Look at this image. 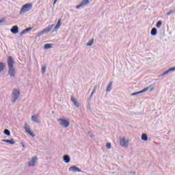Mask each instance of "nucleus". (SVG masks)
<instances>
[{
  "instance_id": "nucleus-16",
  "label": "nucleus",
  "mask_w": 175,
  "mask_h": 175,
  "mask_svg": "<svg viewBox=\"0 0 175 175\" xmlns=\"http://www.w3.org/2000/svg\"><path fill=\"white\" fill-rule=\"evenodd\" d=\"M29 31H32V27H28L25 29L22 32L20 33V36H23V35H25V33L29 32Z\"/></svg>"
},
{
  "instance_id": "nucleus-3",
  "label": "nucleus",
  "mask_w": 175,
  "mask_h": 175,
  "mask_svg": "<svg viewBox=\"0 0 175 175\" xmlns=\"http://www.w3.org/2000/svg\"><path fill=\"white\" fill-rule=\"evenodd\" d=\"M20 98V91L17 89H14L12 94V103H16V100Z\"/></svg>"
},
{
  "instance_id": "nucleus-33",
  "label": "nucleus",
  "mask_w": 175,
  "mask_h": 175,
  "mask_svg": "<svg viewBox=\"0 0 175 175\" xmlns=\"http://www.w3.org/2000/svg\"><path fill=\"white\" fill-rule=\"evenodd\" d=\"M170 72H174L175 71V66L170 68Z\"/></svg>"
},
{
  "instance_id": "nucleus-15",
  "label": "nucleus",
  "mask_w": 175,
  "mask_h": 175,
  "mask_svg": "<svg viewBox=\"0 0 175 175\" xmlns=\"http://www.w3.org/2000/svg\"><path fill=\"white\" fill-rule=\"evenodd\" d=\"M61 24H62V19L59 18L53 31L54 32V31H57V29H59L61 27Z\"/></svg>"
},
{
  "instance_id": "nucleus-19",
  "label": "nucleus",
  "mask_w": 175,
  "mask_h": 175,
  "mask_svg": "<svg viewBox=\"0 0 175 175\" xmlns=\"http://www.w3.org/2000/svg\"><path fill=\"white\" fill-rule=\"evenodd\" d=\"M157 28L153 27L150 31V34L152 35V36H155L157 35Z\"/></svg>"
},
{
  "instance_id": "nucleus-26",
  "label": "nucleus",
  "mask_w": 175,
  "mask_h": 175,
  "mask_svg": "<svg viewBox=\"0 0 175 175\" xmlns=\"http://www.w3.org/2000/svg\"><path fill=\"white\" fill-rule=\"evenodd\" d=\"M150 90V88H145L142 90L139 91V94H143L144 92H147Z\"/></svg>"
},
{
  "instance_id": "nucleus-32",
  "label": "nucleus",
  "mask_w": 175,
  "mask_h": 175,
  "mask_svg": "<svg viewBox=\"0 0 175 175\" xmlns=\"http://www.w3.org/2000/svg\"><path fill=\"white\" fill-rule=\"evenodd\" d=\"M170 12L171 13V14H174V13H175V8H174V10H171L170 11Z\"/></svg>"
},
{
  "instance_id": "nucleus-6",
  "label": "nucleus",
  "mask_w": 175,
  "mask_h": 175,
  "mask_svg": "<svg viewBox=\"0 0 175 175\" xmlns=\"http://www.w3.org/2000/svg\"><path fill=\"white\" fill-rule=\"evenodd\" d=\"M119 142L120 144L122 147H124V148H126L128 147V144L129 142L126 140V138L124 137L122 138V137H119Z\"/></svg>"
},
{
  "instance_id": "nucleus-18",
  "label": "nucleus",
  "mask_w": 175,
  "mask_h": 175,
  "mask_svg": "<svg viewBox=\"0 0 175 175\" xmlns=\"http://www.w3.org/2000/svg\"><path fill=\"white\" fill-rule=\"evenodd\" d=\"M142 140L144 142H147L148 140V136H147V134L143 133L142 135Z\"/></svg>"
},
{
  "instance_id": "nucleus-34",
  "label": "nucleus",
  "mask_w": 175,
  "mask_h": 175,
  "mask_svg": "<svg viewBox=\"0 0 175 175\" xmlns=\"http://www.w3.org/2000/svg\"><path fill=\"white\" fill-rule=\"evenodd\" d=\"M81 6H83V5H81V3H80V5H77V9H79V8H81Z\"/></svg>"
},
{
  "instance_id": "nucleus-24",
  "label": "nucleus",
  "mask_w": 175,
  "mask_h": 175,
  "mask_svg": "<svg viewBox=\"0 0 175 175\" xmlns=\"http://www.w3.org/2000/svg\"><path fill=\"white\" fill-rule=\"evenodd\" d=\"M92 44H94V39H92L91 40H90L86 45L89 47H90L91 46H92Z\"/></svg>"
},
{
  "instance_id": "nucleus-12",
  "label": "nucleus",
  "mask_w": 175,
  "mask_h": 175,
  "mask_svg": "<svg viewBox=\"0 0 175 175\" xmlns=\"http://www.w3.org/2000/svg\"><path fill=\"white\" fill-rule=\"evenodd\" d=\"M38 116H39L38 114L33 115L31 116V121H33V122H36V124H40V122L39 121V120H38Z\"/></svg>"
},
{
  "instance_id": "nucleus-1",
  "label": "nucleus",
  "mask_w": 175,
  "mask_h": 175,
  "mask_svg": "<svg viewBox=\"0 0 175 175\" xmlns=\"http://www.w3.org/2000/svg\"><path fill=\"white\" fill-rule=\"evenodd\" d=\"M7 64L8 66V75L10 77H14L16 76V68H14V60L12 56L8 58Z\"/></svg>"
},
{
  "instance_id": "nucleus-25",
  "label": "nucleus",
  "mask_w": 175,
  "mask_h": 175,
  "mask_svg": "<svg viewBox=\"0 0 175 175\" xmlns=\"http://www.w3.org/2000/svg\"><path fill=\"white\" fill-rule=\"evenodd\" d=\"M161 26H162V21H159L156 24V27L157 28H161Z\"/></svg>"
},
{
  "instance_id": "nucleus-40",
  "label": "nucleus",
  "mask_w": 175,
  "mask_h": 175,
  "mask_svg": "<svg viewBox=\"0 0 175 175\" xmlns=\"http://www.w3.org/2000/svg\"><path fill=\"white\" fill-rule=\"evenodd\" d=\"M57 1H58V0H55V2H57Z\"/></svg>"
},
{
  "instance_id": "nucleus-13",
  "label": "nucleus",
  "mask_w": 175,
  "mask_h": 175,
  "mask_svg": "<svg viewBox=\"0 0 175 175\" xmlns=\"http://www.w3.org/2000/svg\"><path fill=\"white\" fill-rule=\"evenodd\" d=\"M1 142L4 143H8L9 144H15L16 142H14V139L12 138L11 139H2Z\"/></svg>"
},
{
  "instance_id": "nucleus-28",
  "label": "nucleus",
  "mask_w": 175,
  "mask_h": 175,
  "mask_svg": "<svg viewBox=\"0 0 175 175\" xmlns=\"http://www.w3.org/2000/svg\"><path fill=\"white\" fill-rule=\"evenodd\" d=\"M41 72L42 75H44L46 73V66H44L41 68Z\"/></svg>"
},
{
  "instance_id": "nucleus-5",
  "label": "nucleus",
  "mask_w": 175,
  "mask_h": 175,
  "mask_svg": "<svg viewBox=\"0 0 175 175\" xmlns=\"http://www.w3.org/2000/svg\"><path fill=\"white\" fill-rule=\"evenodd\" d=\"M53 27H54V25H51L48 26L47 27L44 29L42 31H40L38 33L37 36H38V38H40V36H42V35H44V33H46L47 32H50V31H51V29H53Z\"/></svg>"
},
{
  "instance_id": "nucleus-38",
  "label": "nucleus",
  "mask_w": 175,
  "mask_h": 175,
  "mask_svg": "<svg viewBox=\"0 0 175 175\" xmlns=\"http://www.w3.org/2000/svg\"><path fill=\"white\" fill-rule=\"evenodd\" d=\"M22 146H23V148H25V145L23 144Z\"/></svg>"
},
{
  "instance_id": "nucleus-17",
  "label": "nucleus",
  "mask_w": 175,
  "mask_h": 175,
  "mask_svg": "<svg viewBox=\"0 0 175 175\" xmlns=\"http://www.w3.org/2000/svg\"><path fill=\"white\" fill-rule=\"evenodd\" d=\"M112 87H113V81H111L106 88V92H110V91H111Z\"/></svg>"
},
{
  "instance_id": "nucleus-11",
  "label": "nucleus",
  "mask_w": 175,
  "mask_h": 175,
  "mask_svg": "<svg viewBox=\"0 0 175 175\" xmlns=\"http://www.w3.org/2000/svg\"><path fill=\"white\" fill-rule=\"evenodd\" d=\"M10 31L12 33H14V35H16V33H18V26L17 25L13 26L10 29Z\"/></svg>"
},
{
  "instance_id": "nucleus-2",
  "label": "nucleus",
  "mask_w": 175,
  "mask_h": 175,
  "mask_svg": "<svg viewBox=\"0 0 175 175\" xmlns=\"http://www.w3.org/2000/svg\"><path fill=\"white\" fill-rule=\"evenodd\" d=\"M57 122H59L61 126H64V128H68L69 125H70V120H69L68 118L67 119H65V118H59L57 119Z\"/></svg>"
},
{
  "instance_id": "nucleus-37",
  "label": "nucleus",
  "mask_w": 175,
  "mask_h": 175,
  "mask_svg": "<svg viewBox=\"0 0 175 175\" xmlns=\"http://www.w3.org/2000/svg\"><path fill=\"white\" fill-rule=\"evenodd\" d=\"M55 3H57V1H55V0L53 2V5H55Z\"/></svg>"
},
{
  "instance_id": "nucleus-27",
  "label": "nucleus",
  "mask_w": 175,
  "mask_h": 175,
  "mask_svg": "<svg viewBox=\"0 0 175 175\" xmlns=\"http://www.w3.org/2000/svg\"><path fill=\"white\" fill-rule=\"evenodd\" d=\"M3 132L4 135H6V136H10V131H9V129H5Z\"/></svg>"
},
{
  "instance_id": "nucleus-35",
  "label": "nucleus",
  "mask_w": 175,
  "mask_h": 175,
  "mask_svg": "<svg viewBox=\"0 0 175 175\" xmlns=\"http://www.w3.org/2000/svg\"><path fill=\"white\" fill-rule=\"evenodd\" d=\"M2 23H5V19L0 20V24H2Z\"/></svg>"
},
{
  "instance_id": "nucleus-22",
  "label": "nucleus",
  "mask_w": 175,
  "mask_h": 175,
  "mask_svg": "<svg viewBox=\"0 0 175 175\" xmlns=\"http://www.w3.org/2000/svg\"><path fill=\"white\" fill-rule=\"evenodd\" d=\"M5 69V64L1 62L0 63V72H3Z\"/></svg>"
},
{
  "instance_id": "nucleus-21",
  "label": "nucleus",
  "mask_w": 175,
  "mask_h": 175,
  "mask_svg": "<svg viewBox=\"0 0 175 175\" xmlns=\"http://www.w3.org/2000/svg\"><path fill=\"white\" fill-rule=\"evenodd\" d=\"M96 85L94 86L90 96V100H91V98H92V96H94V94H95V92L96 91Z\"/></svg>"
},
{
  "instance_id": "nucleus-8",
  "label": "nucleus",
  "mask_w": 175,
  "mask_h": 175,
  "mask_svg": "<svg viewBox=\"0 0 175 175\" xmlns=\"http://www.w3.org/2000/svg\"><path fill=\"white\" fill-rule=\"evenodd\" d=\"M68 170L69 172H72L73 173H76V172L80 173L83 172L81 170H80V168L77 167L76 165H72L70 167Z\"/></svg>"
},
{
  "instance_id": "nucleus-39",
  "label": "nucleus",
  "mask_w": 175,
  "mask_h": 175,
  "mask_svg": "<svg viewBox=\"0 0 175 175\" xmlns=\"http://www.w3.org/2000/svg\"><path fill=\"white\" fill-rule=\"evenodd\" d=\"M151 91H152V88H150V92H151Z\"/></svg>"
},
{
  "instance_id": "nucleus-14",
  "label": "nucleus",
  "mask_w": 175,
  "mask_h": 175,
  "mask_svg": "<svg viewBox=\"0 0 175 175\" xmlns=\"http://www.w3.org/2000/svg\"><path fill=\"white\" fill-rule=\"evenodd\" d=\"M63 161L65 163H69V162H70V157L68 154L64 155Z\"/></svg>"
},
{
  "instance_id": "nucleus-7",
  "label": "nucleus",
  "mask_w": 175,
  "mask_h": 175,
  "mask_svg": "<svg viewBox=\"0 0 175 175\" xmlns=\"http://www.w3.org/2000/svg\"><path fill=\"white\" fill-rule=\"evenodd\" d=\"M36 162H38V157L35 156L32 157L31 160L27 163V165L29 167H33Z\"/></svg>"
},
{
  "instance_id": "nucleus-23",
  "label": "nucleus",
  "mask_w": 175,
  "mask_h": 175,
  "mask_svg": "<svg viewBox=\"0 0 175 175\" xmlns=\"http://www.w3.org/2000/svg\"><path fill=\"white\" fill-rule=\"evenodd\" d=\"M44 49L48 50V49H51V44H45L44 45Z\"/></svg>"
},
{
  "instance_id": "nucleus-29",
  "label": "nucleus",
  "mask_w": 175,
  "mask_h": 175,
  "mask_svg": "<svg viewBox=\"0 0 175 175\" xmlns=\"http://www.w3.org/2000/svg\"><path fill=\"white\" fill-rule=\"evenodd\" d=\"M170 69H168L167 71L164 72L162 75V76H166V75H169V73L170 72Z\"/></svg>"
},
{
  "instance_id": "nucleus-31",
  "label": "nucleus",
  "mask_w": 175,
  "mask_h": 175,
  "mask_svg": "<svg viewBox=\"0 0 175 175\" xmlns=\"http://www.w3.org/2000/svg\"><path fill=\"white\" fill-rule=\"evenodd\" d=\"M107 148L110 149L111 148V144L107 143L106 145Z\"/></svg>"
},
{
  "instance_id": "nucleus-30",
  "label": "nucleus",
  "mask_w": 175,
  "mask_h": 175,
  "mask_svg": "<svg viewBox=\"0 0 175 175\" xmlns=\"http://www.w3.org/2000/svg\"><path fill=\"white\" fill-rule=\"evenodd\" d=\"M139 94H140V91L135 92V93H132L131 96H135V95H139Z\"/></svg>"
},
{
  "instance_id": "nucleus-36",
  "label": "nucleus",
  "mask_w": 175,
  "mask_h": 175,
  "mask_svg": "<svg viewBox=\"0 0 175 175\" xmlns=\"http://www.w3.org/2000/svg\"><path fill=\"white\" fill-rule=\"evenodd\" d=\"M170 14H171V12L170 11V12H167L166 16H170Z\"/></svg>"
},
{
  "instance_id": "nucleus-10",
  "label": "nucleus",
  "mask_w": 175,
  "mask_h": 175,
  "mask_svg": "<svg viewBox=\"0 0 175 175\" xmlns=\"http://www.w3.org/2000/svg\"><path fill=\"white\" fill-rule=\"evenodd\" d=\"M71 102H72L74 106L79 108L80 107V103L77 102V99L75 96H72L70 98Z\"/></svg>"
},
{
  "instance_id": "nucleus-4",
  "label": "nucleus",
  "mask_w": 175,
  "mask_h": 175,
  "mask_svg": "<svg viewBox=\"0 0 175 175\" xmlns=\"http://www.w3.org/2000/svg\"><path fill=\"white\" fill-rule=\"evenodd\" d=\"M32 9V4L31 3H27L23 5L22 8L21 9L20 14L25 13L27 12H29Z\"/></svg>"
},
{
  "instance_id": "nucleus-20",
  "label": "nucleus",
  "mask_w": 175,
  "mask_h": 175,
  "mask_svg": "<svg viewBox=\"0 0 175 175\" xmlns=\"http://www.w3.org/2000/svg\"><path fill=\"white\" fill-rule=\"evenodd\" d=\"M90 3V0H82L81 4L82 6H85V5Z\"/></svg>"
},
{
  "instance_id": "nucleus-9",
  "label": "nucleus",
  "mask_w": 175,
  "mask_h": 175,
  "mask_svg": "<svg viewBox=\"0 0 175 175\" xmlns=\"http://www.w3.org/2000/svg\"><path fill=\"white\" fill-rule=\"evenodd\" d=\"M25 132H27V133H28L29 135H30V136L31 137H35V134L31 131V129H29L28 126H27V123L25 124Z\"/></svg>"
}]
</instances>
